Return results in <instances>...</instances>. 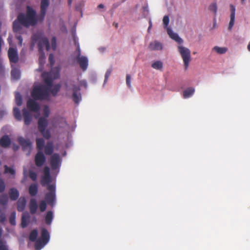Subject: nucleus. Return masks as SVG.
I'll use <instances>...</instances> for the list:
<instances>
[{
    "mask_svg": "<svg viewBox=\"0 0 250 250\" xmlns=\"http://www.w3.org/2000/svg\"><path fill=\"white\" fill-rule=\"evenodd\" d=\"M30 218V215L28 212H24L21 217V226L24 228L27 226Z\"/></svg>",
    "mask_w": 250,
    "mask_h": 250,
    "instance_id": "26",
    "label": "nucleus"
},
{
    "mask_svg": "<svg viewBox=\"0 0 250 250\" xmlns=\"http://www.w3.org/2000/svg\"><path fill=\"white\" fill-rule=\"evenodd\" d=\"M15 101L18 106H21L22 103V97L19 92L15 94Z\"/></svg>",
    "mask_w": 250,
    "mask_h": 250,
    "instance_id": "37",
    "label": "nucleus"
},
{
    "mask_svg": "<svg viewBox=\"0 0 250 250\" xmlns=\"http://www.w3.org/2000/svg\"><path fill=\"white\" fill-rule=\"evenodd\" d=\"M112 71V67H110L108 68L105 72V76H104V79L103 83V86H104L106 84V83L108 81V78L109 76H110L111 72Z\"/></svg>",
    "mask_w": 250,
    "mask_h": 250,
    "instance_id": "36",
    "label": "nucleus"
},
{
    "mask_svg": "<svg viewBox=\"0 0 250 250\" xmlns=\"http://www.w3.org/2000/svg\"><path fill=\"white\" fill-rule=\"evenodd\" d=\"M62 162V160L59 154L55 153L51 156L50 158V166L52 170L56 173L55 175L59 173Z\"/></svg>",
    "mask_w": 250,
    "mask_h": 250,
    "instance_id": "11",
    "label": "nucleus"
},
{
    "mask_svg": "<svg viewBox=\"0 0 250 250\" xmlns=\"http://www.w3.org/2000/svg\"><path fill=\"white\" fill-rule=\"evenodd\" d=\"M10 223L13 226L16 225V212H12L9 218Z\"/></svg>",
    "mask_w": 250,
    "mask_h": 250,
    "instance_id": "42",
    "label": "nucleus"
},
{
    "mask_svg": "<svg viewBox=\"0 0 250 250\" xmlns=\"http://www.w3.org/2000/svg\"><path fill=\"white\" fill-rule=\"evenodd\" d=\"M43 116L39 118L38 120V127L39 132L46 139L51 137V131L47 127L48 125L47 118L49 117L51 111L48 105H44L42 109Z\"/></svg>",
    "mask_w": 250,
    "mask_h": 250,
    "instance_id": "4",
    "label": "nucleus"
},
{
    "mask_svg": "<svg viewBox=\"0 0 250 250\" xmlns=\"http://www.w3.org/2000/svg\"><path fill=\"white\" fill-rule=\"evenodd\" d=\"M49 61L50 63V65L51 67L53 66L55 63L54 57L53 54H50L49 56Z\"/></svg>",
    "mask_w": 250,
    "mask_h": 250,
    "instance_id": "47",
    "label": "nucleus"
},
{
    "mask_svg": "<svg viewBox=\"0 0 250 250\" xmlns=\"http://www.w3.org/2000/svg\"><path fill=\"white\" fill-rule=\"evenodd\" d=\"M23 175H24V179L22 181V183L24 182V181L25 180V179L26 178V177H27V170L25 167L23 168Z\"/></svg>",
    "mask_w": 250,
    "mask_h": 250,
    "instance_id": "52",
    "label": "nucleus"
},
{
    "mask_svg": "<svg viewBox=\"0 0 250 250\" xmlns=\"http://www.w3.org/2000/svg\"><path fill=\"white\" fill-rule=\"evenodd\" d=\"M8 201V198L7 195H0V204L2 205L7 204Z\"/></svg>",
    "mask_w": 250,
    "mask_h": 250,
    "instance_id": "38",
    "label": "nucleus"
},
{
    "mask_svg": "<svg viewBox=\"0 0 250 250\" xmlns=\"http://www.w3.org/2000/svg\"><path fill=\"white\" fill-rule=\"evenodd\" d=\"M22 113L24 118V124L26 125H29L32 121V115L26 108L22 109Z\"/></svg>",
    "mask_w": 250,
    "mask_h": 250,
    "instance_id": "22",
    "label": "nucleus"
},
{
    "mask_svg": "<svg viewBox=\"0 0 250 250\" xmlns=\"http://www.w3.org/2000/svg\"><path fill=\"white\" fill-rule=\"evenodd\" d=\"M29 176L33 181H36L37 176V173L36 172H33L32 170H29Z\"/></svg>",
    "mask_w": 250,
    "mask_h": 250,
    "instance_id": "44",
    "label": "nucleus"
},
{
    "mask_svg": "<svg viewBox=\"0 0 250 250\" xmlns=\"http://www.w3.org/2000/svg\"><path fill=\"white\" fill-rule=\"evenodd\" d=\"M208 10L211 12H212L215 16L216 15L217 10V4L215 2H213L210 4V5L208 7Z\"/></svg>",
    "mask_w": 250,
    "mask_h": 250,
    "instance_id": "39",
    "label": "nucleus"
},
{
    "mask_svg": "<svg viewBox=\"0 0 250 250\" xmlns=\"http://www.w3.org/2000/svg\"><path fill=\"white\" fill-rule=\"evenodd\" d=\"M18 148H19V146H15L14 147V149H15V150H17L18 149Z\"/></svg>",
    "mask_w": 250,
    "mask_h": 250,
    "instance_id": "64",
    "label": "nucleus"
},
{
    "mask_svg": "<svg viewBox=\"0 0 250 250\" xmlns=\"http://www.w3.org/2000/svg\"><path fill=\"white\" fill-rule=\"evenodd\" d=\"M49 0H41V13L39 17V20L42 21L46 14V10L49 6Z\"/></svg>",
    "mask_w": 250,
    "mask_h": 250,
    "instance_id": "15",
    "label": "nucleus"
},
{
    "mask_svg": "<svg viewBox=\"0 0 250 250\" xmlns=\"http://www.w3.org/2000/svg\"><path fill=\"white\" fill-rule=\"evenodd\" d=\"M38 230L33 229L30 233L29 239L32 242H35V249L36 250H41L49 242L50 236L48 230L44 228H41V235L37 239Z\"/></svg>",
    "mask_w": 250,
    "mask_h": 250,
    "instance_id": "3",
    "label": "nucleus"
},
{
    "mask_svg": "<svg viewBox=\"0 0 250 250\" xmlns=\"http://www.w3.org/2000/svg\"><path fill=\"white\" fill-rule=\"evenodd\" d=\"M178 51L183 60L185 69H187L191 60L190 51L183 45L178 46Z\"/></svg>",
    "mask_w": 250,
    "mask_h": 250,
    "instance_id": "10",
    "label": "nucleus"
},
{
    "mask_svg": "<svg viewBox=\"0 0 250 250\" xmlns=\"http://www.w3.org/2000/svg\"><path fill=\"white\" fill-rule=\"evenodd\" d=\"M44 175L42 177V184L43 186H46L47 188L49 185H56L55 183L51 184L52 178L50 174V168L48 167H45L43 170Z\"/></svg>",
    "mask_w": 250,
    "mask_h": 250,
    "instance_id": "12",
    "label": "nucleus"
},
{
    "mask_svg": "<svg viewBox=\"0 0 250 250\" xmlns=\"http://www.w3.org/2000/svg\"><path fill=\"white\" fill-rule=\"evenodd\" d=\"M54 218L53 212L51 210L48 211L45 217V221L47 225H50Z\"/></svg>",
    "mask_w": 250,
    "mask_h": 250,
    "instance_id": "28",
    "label": "nucleus"
},
{
    "mask_svg": "<svg viewBox=\"0 0 250 250\" xmlns=\"http://www.w3.org/2000/svg\"><path fill=\"white\" fill-rule=\"evenodd\" d=\"M6 219V216L4 213H2L0 215V223L4 222Z\"/></svg>",
    "mask_w": 250,
    "mask_h": 250,
    "instance_id": "50",
    "label": "nucleus"
},
{
    "mask_svg": "<svg viewBox=\"0 0 250 250\" xmlns=\"http://www.w3.org/2000/svg\"><path fill=\"white\" fill-rule=\"evenodd\" d=\"M46 202L44 200H42L40 202V203L39 204V209L41 212H43L46 210Z\"/></svg>",
    "mask_w": 250,
    "mask_h": 250,
    "instance_id": "41",
    "label": "nucleus"
},
{
    "mask_svg": "<svg viewBox=\"0 0 250 250\" xmlns=\"http://www.w3.org/2000/svg\"><path fill=\"white\" fill-rule=\"evenodd\" d=\"M216 22L215 18H214L213 26L212 28H215L216 27Z\"/></svg>",
    "mask_w": 250,
    "mask_h": 250,
    "instance_id": "57",
    "label": "nucleus"
},
{
    "mask_svg": "<svg viewBox=\"0 0 250 250\" xmlns=\"http://www.w3.org/2000/svg\"><path fill=\"white\" fill-rule=\"evenodd\" d=\"M230 21L228 29L229 30H231L235 21V7L232 5H230Z\"/></svg>",
    "mask_w": 250,
    "mask_h": 250,
    "instance_id": "20",
    "label": "nucleus"
},
{
    "mask_svg": "<svg viewBox=\"0 0 250 250\" xmlns=\"http://www.w3.org/2000/svg\"><path fill=\"white\" fill-rule=\"evenodd\" d=\"M65 89L67 94L72 92V99L76 104H79L82 101L80 88L76 86L72 81H68L65 83Z\"/></svg>",
    "mask_w": 250,
    "mask_h": 250,
    "instance_id": "5",
    "label": "nucleus"
},
{
    "mask_svg": "<svg viewBox=\"0 0 250 250\" xmlns=\"http://www.w3.org/2000/svg\"><path fill=\"white\" fill-rule=\"evenodd\" d=\"M227 48L225 47H221L219 46H215L213 48V50L219 54H225L227 52Z\"/></svg>",
    "mask_w": 250,
    "mask_h": 250,
    "instance_id": "35",
    "label": "nucleus"
},
{
    "mask_svg": "<svg viewBox=\"0 0 250 250\" xmlns=\"http://www.w3.org/2000/svg\"><path fill=\"white\" fill-rule=\"evenodd\" d=\"M73 0H68V4L69 5H71L72 3Z\"/></svg>",
    "mask_w": 250,
    "mask_h": 250,
    "instance_id": "60",
    "label": "nucleus"
},
{
    "mask_svg": "<svg viewBox=\"0 0 250 250\" xmlns=\"http://www.w3.org/2000/svg\"><path fill=\"white\" fill-rule=\"evenodd\" d=\"M11 144V140L8 135L3 136L0 140V145L3 147H6Z\"/></svg>",
    "mask_w": 250,
    "mask_h": 250,
    "instance_id": "25",
    "label": "nucleus"
},
{
    "mask_svg": "<svg viewBox=\"0 0 250 250\" xmlns=\"http://www.w3.org/2000/svg\"><path fill=\"white\" fill-rule=\"evenodd\" d=\"M37 21L36 12L30 6L27 7L26 15L20 13L18 15L17 20L13 22V28L20 45L21 46L22 42V38L20 35L23 32L22 26L25 27L34 26L37 24Z\"/></svg>",
    "mask_w": 250,
    "mask_h": 250,
    "instance_id": "2",
    "label": "nucleus"
},
{
    "mask_svg": "<svg viewBox=\"0 0 250 250\" xmlns=\"http://www.w3.org/2000/svg\"><path fill=\"white\" fill-rule=\"evenodd\" d=\"M99 50L101 52H104L105 50V48L104 47H101L99 48Z\"/></svg>",
    "mask_w": 250,
    "mask_h": 250,
    "instance_id": "54",
    "label": "nucleus"
},
{
    "mask_svg": "<svg viewBox=\"0 0 250 250\" xmlns=\"http://www.w3.org/2000/svg\"><path fill=\"white\" fill-rule=\"evenodd\" d=\"M35 42L36 41H35L34 37H33L32 38V44H33V46L34 45Z\"/></svg>",
    "mask_w": 250,
    "mask_h": 250,
    "instance_id": "61",
    "label": "nucleus"
},
{
    "mask_svg": "<svg viewBox=\"0 0 250 250\" xmlns=\"http://www.w3.org/2000/svg\"><path fill=\"white\" fill-rule=\"evenodd\" d=\"M143 12H144V16L146 17L148 13V8L147 5L146 6L144 7L143 8Z\"/></svg>",
    "mask_w": 250,
    "mask_h": 250,
    "instance_id": "51",
    "label": "nucleus"
},
{
    "mask_svg": "<svg viewBox=\"0 0 250 250\" xmlns=\"http://www.w3.org/2000/svg\"><path fill=\"white\" fill-rule=\"evenodd\" d=\"M45 48L47 51L50 48L49 42L48 39L45 37H42L39 39L38 42V48L39 51V64L44 65L45 62V56L43 52L44 48Z\"/></svg>",
    "mask_w": 250,
    "mask_h": 250,
    "instance_id": "6",
    "label": "nucleus"
},
{
    "mask_svg": "<svg viewBox=\"0 0 250 250\" xmlns=\"http://www.w3.org/2000/svg\"><path fill=\"white\" fill-rule=\"evenodd\" d=\"M151 67L154 69L161 70L163 67V63L161 61H156L152 63Z\"/></svg>",
    "mask_w": 250,
    "mask_h": 250,
    "instance_id": "32",
    "label": "nucleus"
},
{
    "mask_svg": "<svg viewBox=\"0 0 250 250\" xmlns=\"http://www.w3.org/2000/svg\"><path fill=\"white\" fill-rule=\"evenodd\" d=\"M18 142L22 146L24 150H28L27 155H29L32 149V143L28 139H25L22 137H20L18 138Z\"/></svg>",
    "mask_w": 250,
    "mask_h": 250,
    "instance_id": "14",
    "label": "nucleus"
},
{
    "mask_svg": "<svg viewBox=\"0 0 250 250\" xmlns=\"http://www.w3.org/2000/svg\"><path fill=\"white\" fill-rule=\"evenodd\" d=\"M169 23V17L167 15H165L163 19V24L164 28L167 30L169 37L178 43L181 44L183 43V40L179 36L178 34L174 32L172 28L168 26Z\"/></svg>",
    "mask_w": 250,
    "mask_h": 250,
    "instance_id": "7",
    "label": "nucleus"
},
{
    "mask_svg": "<svg viewBox=\"0 0 250 250\" xmlns=\"http://www.w3.org/2000/svg\"><path fill=\"white\" fill-rule=\"evenodd\" d=\"M52 126L54 128H65L68 126L64 118L60 117H54L51 120Z\"/></svg>",
    "mask_w": 250,
    "mask_h": 250,
    "instance_id": "13",
    "label": "nucleus"
},
{
    "mask_svg": "<svg viewBox=\"0 0 250 250\" xmlns=\"http://www.w3.org/2000/svg\"><path fill=\"white\" fill-rule=\"evenodd\" d=\"M11 73V77L13 79L17 80L20 78L21 72L19 69L13 68Z\"/></svg>",
    "mask_w": 250,
    "mask_h": 250,
    "instance_id": "30",
    "label": "nucleus"
},
{
    "mask_svg": "<svg viewBox=\"0 0 250 250\" xmlns=\"http://www.w3.org/2000/svg\"><path fill=\"white\" fill-rule=\"evenodd\" d=\"M38 186L36 184H32L29 187V193L32 196H35L38 192Z\"/></svg>",
    "mask_w": 250,
    "mask_h": 250,
    "instance_id": "29",
    "label": "nucleus"
},
{
    "mask_svg": "<svg viewBox=\"0 0 250 250\" xmlns=\"http://www.w3.org/2000/svg\"><path fill=\"white\" fill-rule=\"evenodd\" d=\"M5 189V184L2 179L0 177V192L4 191Z\"/></svg>",
    "mask_w": 250,
    "mask_h": 250,
    "instance_id": "48",
    "label": "nucleus"
},
{
    "mask_svg": "<svg viewBox=\"0 0 250 250\" xmlns=\"http://www.w3.org/2000/svg\"><path fill=\"white\" fill-rule=\"evenodd\" d=\"M45 161L46 158L42 152L38 151L35 158L36 165L38 167H41L43 165Z\"/></svg>",
    "mask_w": 250,
    "mask_h": 250,
    "instance_id": "18",
    "label": "nucleus"
},
{
    "mask_svg": "<svg viewBox=\"0 0 250 250\" xmlns=\"http://www.w3.org/2000/svg\"><path fill=\"white\" fill-rule=\"evenodd\" d=\"M104 4H100L98 5V7L99 8H104Z\"/></svg>",
    "mask_w": 250,
    "mask_h": 250,
    "instance_id": "58",
    "label": "nucleus"
},
{
    "mask_svg": "<svg viewBox=\"0 0 250 250\" xmlns=\"http://www.w3.org/2000/svg\"><path fill=\"white\" fill-rule=\"evenodd\" d=\"M53 151V146L52 143L48 142L44 147V152L46 155H51Z\"/></svg>",
    "mask_w": 250,
    "mask_h": 250,
    "instance_id": "31",
    "label": "nucleus"
},
{
    "mask_svg": "<svg viewBox=\"0 0 250 250\" xmlns=\"http://www.w3.org/2000/svg\"><path fill=\"white\" fill-rule=\"evenodd\" d=\"M60 76V68L58 67L52 68L50 73L43 72L42 78L45 85H34L31 95L33 98L40 101L49 100L50 99V93L53 96H56L61 88V85L57 84L52 87L53 81Z\"/></svg>",
    "mask_w": 250,
    "mask_h": 250,
    "instance_id": "1",
    "label": "nucleus"
},
{
    "mask_svg": "<svg viewBox=\"0 0 250 250\" xmlns=\"http://www.w3.org/2000/svg\"><path fill=\"white\" fill-rule=\"evenodd\" d=\"M0 250H9L5 241L0 239Z\"/></svg>",
    "mask_w": 250,
    "mask_h": 250,
    "instance_id": "40",
    "label": "nucleus"
},
{
    "mask_svg": "<svg viewBox=\"0 0 250 250\" xmlns=\"http://www.w3.org/2000/svg\"><path fill=\"white\" fill-rule=\"evenodd\" d=\"M38 207L37 201L36 199L32 198L30 199L29 203V208L30 212L32 214L36 213Z\"/></svg>",
    "mask_w": 250,
    "mask_h": 250,
    "instance_id": "21",
    "label": "nucleus"
},
{
    "mask_svg": "<svg viewBox=\"0 0 250 250\" xmlns=\"http://www.w3.org/2000/svg\"><path fill=\"white\" fill-rule=\"evenodd\" d=\"M91 80L93 83H95L96 82V77L95 76H93L91 78Z\"/></svg>",
    "mask_w": 250,
    "mask_h": 250,
    "instance_id": "55",
    "label": "nucleus"
},
{
    "mask_svg": "<svg viewBox=\"0 0 250 250\" xmlns=\"http://www.w3.org/2000/svg\"><path fill=\"white\" fill-rule=\"evenodd\" d=\"M43 65H41V64H39V67L37 69V71L41 72L43 69Z\"/></svg>",
    "mask_w": 250,
    "mask_h": 250,
    "instance_id": "53",
    "label": "nucleus"
},
{
    "mask_svg": "<svg viewBox=\"0 0 250 250\" xmlns=\"http://www.w3.org/2000/svg\"><path fill=\"white\" fill-rule=\"evenodd\" d=\"M149 26L150 27L152 26V22L151 19H149Z\"/></svg>",
    "mask_w": 250,
    "mask_h": 250,
    "instance_id": "59",
    "label": "nucleus"
},
{
    "mask_svg": "<svg viewBox=\"0 0 250 250\" xmlns=\"http://www.w3.org/2000/svg\"><path fill=\"white\" fill-rule=\"evenodd\" d=\"M26 204V200L25 197H21L17 202V208L19 211L24 210Z\"/></svg>",
    "mask_w": 250,
    "mask_h": 250,
    "instance_id": "23",
    "label": "nucleus"
},
{
    "mask_svg": "<svg viewBox=\"0 0 250 250\" xmlns=\"http://www.w3.org/2000/svg\"><path fill=\"white\" fill-rule=\"evenodd\" d=\"M148 48L152 51H161L163 49V44L160 42L155 40L150 42Z\"/></svg>",
    "mask_w": 250,
    "mask_h": 250,
    "instance_id": "19",
    "label": "nucleus"
},
{
    "mask_svg": "<svg viewBox=\"0 0 250 250\" xmlns=\"http://www.w3.org/2000/svg\"><path fill=\"white\" fill-rule=\"evenodd\" d=\"M8 42H9V44L11 45V42H12V37H11L10 36H9L8 38Z\"/></svg>",
    "mask_w": 250,
    "mask_h": 250,
    "instance_id": "56",
    "label": "nucleus"
},
{
    "mask_svg": "<svg viewBox=\"0 0 250 250\" xmlns=\"http://www.w3.org/2000/svg\"><path fill=\"white\" fill-rule=\"evenodd\" d=\"M44 141L42 138H37L36 144L38 151H42L44 146Z\"/></svg>",
    "mask_w": 250,
    "mask_h": 250,
    "instance_id": "33",
    "label": "nucleus"
},
{
    "mask_svg": "<svg viewBox=\"0 0 250 250\" xmlns=\"http://www.w3.org/2000/svg\"><path fill=\"white\" fill-rule=\"evenodd\" d=\"M195 92V89L192 87H188L185 89L183 92V97L184 99H188L193 96Z\"/></svg>",
    "mask_w": 250,
    "mask_h": 250,
    "instance_id": "24",
    "label": "nucleus"
},
{
    "mask_svg": "<svg viewBox=\"0 0 250 250\" xmlns=\"http://www.w3.org/2000/svg\"><path fill=\"white\" fill-rule=\"evenodd\" d=\"M48 192L45 196V201L51 207H53L56 204V185H49L47 188Z\"/></svg>",
    "mask_w": 250,
    "mask_h": 250,
    "instance_id": "9",
    "label": "nucleus"
},
{
    "mask_svg": "<svg viewBox=\"0 0 250 250\" xmlns=\"http://www.w3.org/2000/svg\"><path fill=\"white\" fill-rule=\"evenodd\" d=\"M35 100L34 98L29 99L27 102V107L30 110L38 112L40 110V106Z\"/></svg>",
    "mask_w": 250,
    "mask_h": 250,
    "instance_id": "17",
    "label": "nucleus"
},
{
    "mask_svg": "<svg viewBox=\"0 0 250 250\" xmlns=\"http://www.w3.org/2000/svg\"><path fill=\"white\" fill-rule=\"evenodd\" d=\"M5 167V173H9L12 175L15 174V171L13 168L8 167L7 166L5 165L4 166Z\"/></svg>",
    "mask_w": 250,
    "mask_h": 250,
    "instance_id": "43",
    "label": "nucleus"
},
{
    "mask_svg": "<svg viewBox=\"0 0 250 250\" xmlns=\"http://www.w3.org/2000/svg\"><path fill=\"white\" fill-rule=\"evenodd\" d=\"M13 113L15 118L18 121H21L22 117L21 114V111L18 107H14L13 109Z\"/></svg>",
    "mask_w": 250,
    "mask_h": 250,
    "instance_id": "34",
    "label": "nucleus"
},
{
    "mask_svg": "<svg viewBox=\"0 0 250 250\" xmlns=\"http://www.w3.org/2000/svg\"><path fill=\"white\" fill-rule=\"evenodd\" d=\"M79 84L81 87H83L85 89L87 87V83L85 80L80 81Z\"/></svg>",
    "mask_w": 250,
    "mask_h": 250,
    "instance_id": "49",
    "label": "nucleus"
},
{
    "mask_svg": "<svg viewBox=\"0 0 250 250\" xmlns=\"http://www.w3.org/2000/svg\"><path fill=\"white\" fill-rule=\"evenodd\" d=\"M11 200L15 201L19 197L20 194L18 190L14 188H11L9 192Z\"/></svg>",
    "mask_w": 250,
    "mask_h": 250,
    "instance_id": "27",
    "label": "nucleus"
},
{
    "mask_svg": "<svg viewBox=\"0 0 250 250\" xmlns=\"http://www.w3.org/2000/svg\"><path fill=\"white\" fill-rule=\"evenodd\" d=\"M247 48L248 50L250 52V42L249 43Z\"/></svg>",
    "mask_w": 250,
    "mask_h": 250,
    "instance_id": "62",
    "label": "nucleus"
},
{
    "mask_svg": "<svg viewBox=\"0 0 250 250\" xmlns=\"http://www.w3.org/2000/svg\"><path fill=\"white\" fill-rule=\"evenodd\" d=\"M51 48L53 50H55L57 48V41L55 37H53L51 40Z\"/></svg>",
    "mask_w": 250,
    "mask_h": 250,
    "instance_id": "45",
    "label": "nucleus"
},
{
    "mask_svg": "<svg viewBox=\"0 0 250 250\" xmlns=\"http://www.w3.org/2000/svg\"><path fill=\"white\" fill-rule=\"evenodd\" d=\"M75 54V61L79 64L83 71H85L88 66V59L86 56L81 55V49L79 43L77 45Z\"/></svg>",
    "mask_w": 250,
    "mask_h": 250,
    "instance_id": "8",
    "label": "nucleus"
},
{
    "mask_svg": "<svg viewBox=\"0 0 250 250\" xmlns=\"http://www.w3.org/2000/svg\"><path fill=\"white\" fill-rule=\"evenodd\" d=\"M151 27H150V26H148V29H147V31H148V32H150V29H151Z\"/></svg>",
    "mask_w": 250,
    "mask_h": 250,
    "instance_id": "63",
    "label": "nucleus"
},
{
    "mask_svg": "<svg viewBox=\"0 0 250 250\" xmlns=\"http://www.w3.org/2000/svg\"><path fill=\"white\" fill-rule=\"evenodd\" d=\"M126 83L127 86L130 88L131 87V76L129 74H127L126 76Z\"/></svg>",
    "mask_w": 250,
    "mask_h": 250,
    "instance_id": "46",
    "label": "nucleus"
},
{
    "mask_svg": "<svg viewBox=\"0 0 250 250\" xmlns=\"http://www.w3.org/2000/svg\"><path fill=\"white\" fill-rule=\"evenodd\" d=\"M8 57L12 63H16L19 61L18 53L17 49L10 47L8 51Z\"/></svg>",
    "mask_w": 250,
    "mask_h": 250,
    "instance_id": "16",
    "label": "nucleus"
}]
</instances>
